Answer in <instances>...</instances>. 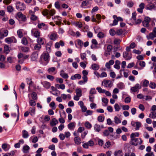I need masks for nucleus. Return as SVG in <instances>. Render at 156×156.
<instances>
[{"label":"nucleus","mask_w":156,"mask_h":156,"mask_svg":"<svg viewBox=\"0 0 156 156\" xmlns=\"http://www.w3.org/2000/svg\"><path fill=\"white\" fill-rule=\"evenodd\" d=\"M74 141L75 144L79 145L81 143V139L80 137H75L74 139Z\"/></svg>","instance_id":"a211bd4d"},{"label":"nucleus","mask_w":156,"mask_h":156,"mask_svg":"<svg viewBox=\"0 0 156 156\" xmlns=\"http://www.w3.org/2000/svg\"><path fill=\"white\" fill-rule=\"evenodd\" d=\"M38 53L37 52H34L31 55V60L32 61L36 60L38 58Z\"/></svg>","instance_id":"4468645a"},{"label":"nucleus","mask_w":156,"mask_h":156,"mask_svg":"<svg viewBox=\"0 0 156 156\" xmlns=\"http://www.w3.org/2000/svg\"><path fill=\"white\" fill-rule=\"evenodd\" d=\"M55 13V11L54 9L49 10V14L51 16H53Z\"/></svg>","instance_id":"0e129e2a"},{"label":"nucleus","mask_w":156,"mask_h":156,"mask_svg":"<svg viewBox=\"0 0 156 156\" xmlns=\"http://www.w3.org/2000/svg\"><path fill=\"white\" fill-rule=\"evenodd\" d=\"M139 65L141 67V68H139V69H142L145 66V63L144 61H140L139 62Z\"/></svg>","instance_id":"37998d69"},{"label":"nucleus","mask_w":156,"mask_h":156,"mask_svg":"<svg viewBox=\"0 0 156 156\" xmlns=\"http://www.w3.org/2000/svg\"><path fill=\"white\" fill-rule=\"evenodd\" d=\"M21 43L25 45H27L28 44V41L26 38L23 37L21 40Z\"/></svg>","instance_id":"72a5a7b5"},{"label":"nucleus","mask_w":156,"mask_h":156,"mask_svg":"<svg viewBox=\"0 0 156 156\" xmlns=\"http://www.w3.org/2000/svg\"><path fill=\"white\" fill-rule=\"evenodd\" d=\"M1 30L2 31L4 32L3 34H4V36H5V37H6L8 35V30H5L4 28H2L1 29Z\"/></svg>","instance_id":"680f3d73"},{"label":"nucleus","mask_w":156,"mask_h":156,"mask_svg":"<svg viewBox=\"0 0 156 156\" xmlns=\"http://www.w3.org/2000/svg\"><path fill=\"white\" fill-rule=\"evenodd\" d=\"M55 69V68L54 67L49 68L48 69V71L49 73L54 72Z\"/></svg>","instance_id":"8fccbe9b"},{"label":"nucleus","mask_w":156,"mask_h":156,"mask_svg":"<svg viewBox=\"0 0 156 156\" xmlns=\"http://www.w3.org/2000/svg\"><path fill=\"white\" fill-rule=\"evenodd\" d=\"M114 108L115 109V111L116 112L119 111L120 109L119 106L118 104H115V105Z\"/></svg>","instance_id":"864d4df0"},{"label":"nucleus","mask_w":156,"mask_h":156,"mask_svg":"<svg viewBox=\"0 0 156 156\" xmlns=\"http://www.w3.org/2000/svg\"><path fill=\"white\" fill-rule=\"evenodd\" d=\"M58 122V120L55 118H53L52 121L50 122V124L51 126H53L56 125Z\"/></svg>","instance_id":"5701e85b"},{"label":"nucleus","mask_w":156,"mask_h":156,"mask_svg":"<svg viewBox=\"0 0 156 156\" xmlns=\"http://www.w3.org/2000/svg\"><path fill=\"white\" fill-rule=\"evenodd\" d=\"M41 45L39 44H35L34 47V50L36 51L39 50L41 48Z\"/></svg>","instance_id":"473e14b6"},{"label":"nucleus","mask_w":156,"mask_h":156,"mask_svg":"<svg viewBox=\"0 0 156 156\" xmlns=\"http://www.w3.org/2000/svg\"><path fill=\"white\" fill-rule=\"evenodd\" d=\"M136 12H133L132 14V19L135 21L136 24H140L142 22V20L140 19H139L137 20H136Z\"/></svg>","instance_id":"423d86ee"},{"label":"nucleus","mask_w":156,"mask_h":156,"mask_svg":"<svg viewBox=\"0 0 156 156\" xmlns=\"http://www.w3.org/2000/svg\"><path fill=\"white\" fill-rule=\"evenodd\" d=\"M77 42L78 44L79 45L80 47H82L83 45V42L81 40L78 39L77 40Z\"/></svg>","instance_id":"6e6d98bb"},{"label":"nucleus","mask_w":156,"mask_h":156,"mask_svg":"<svg viewBox=\"0 0 156 156\" xmlns=\"http://www.w3.org/2000/svg\"><path fill=\"white\" fill-rule=\"evenodd\" d=\"M123 33L122 30L121 29L118 30L116 32V34L118 35H120L122 34Z\"/></svg>","instance_id":"052dcab7"},{"label":"nucleus","mask_w":156,"mask_h":156,"mask_svg":"<svg viewBox=\"0 0 156 156\" xmlns=\"http://www.w3.org/2000/svg\"><path fill=\"white\" fill-rule=\"evenodd\" d=\"M143 142V140L140 138L131 139L130 144L136 146L138 145H140Z\"/></svg>","instance_id":"f257e3e1"},{"label":"nucleus","mask_w":156,"mask_h":156,"mask_svg":"<svg viewBox=\"0 0 156 156\" xmlns=\"http://www.w3.org/2000/svg\"><path fill=\"white\" fill-rule=\"evenodd\" d=\"M30 149V147L28 145H26L23 147L22 151L24 153H29Z\"/></svg>","instance_id":"ddd939ff"},{"label":"nucleus","mask_w":156,"mask_h":156,"mask_svg":"<svg viewBox=\"0 0 156 156\" xmlns=\"http://www.w3.org/2000/svg\"><path fill=\"white\" fill-rule=\"evenodd\" d=\"M60 76L65 79H67L68 78L69 76L67 73L64 72V71L63 70L60 71Z\"/></svg>","instance_id":"9d476101"},{"label":"nucleus","mask_w":156,"mask_h":156,"mask_svg":"<svg viewBox=\"0 0 156 156\" xmlns=\"http://www.w3.org/2000/svg\"><path fill=\"white\" fill-rule=\"evenodd\" d=\"M98 121L100 122H102L104 121L105 118L101 116H99L97 118Z\"/></svg>","instance_id":"49530a36"},{"label":"nucleus","mask_w":156,"mask_h":156,"mask_svg":"<svg viewBox=\"0 0 156 156\" xmlns=\"http://www.w3.org/2000/svg\"><path fill=\"white\" fill-rule=\"evenodd\" d=\"M30 105L32 106H34L36 105L35 101L33 100H30L29 101Z\"/></svg>","instance_id":"bf43d9fd"},{"label":"nucleus","mask_w":156,"mask_h":156,"mask_svg":"<svg viewBox=\"0 0 156 156\" xmlns=\"http://www.w3.org/2000/svg\"><path fill=\"white\" fill-rule=\"evenodd\" d=\"M96 90L94 88H92L90 91V94H95L96 93Z\"/></svg>","instance_id":"338daca9"},{"label":"nucleus","mask_w":156,"mask_h":156,"mask_svg":"<svg viewBox=\"0 0 156 156\" xmlns=\"http://www.w3.org/2000/svg\"><path fill=\"white\" fill-rule=\"evenodd\" d=\"M121 41L120 39H115L114 41V43L115 44H119Z\"/></svg>","instance_id":"09e8293b"},{"label":"nucleus","mask_w":156,"mask_h":156,"mask_svg":"<svg viewBox=\"0 0 156 156\" xmlns=\"http://www.w3.org/2000/svg\"><path fill=\"white\" fill-rule=\"evenodd\" d=\"M41 83L44 87L47 89L49 88L51 86V83L46 81H44L42 82Z\"/></svg>","instance_id":"f3484780"},{"label":"nucleus","mask_w":156,"mask_h":156,"mask_svg":"<svg viewBox=\"0 0 156 156\" xmlns=\"http://www.w3.org/2000/svg\"><path fill=\"white\" fill-rule=\"evenodd\" d=\"M136 124L135 126L136 127V130H138L139 128L141 127V123L139 122H135Z\"/></svg>","instance_id":"7c9ffc66"},{"label":"nucleus","mask_w":156,"mask_h":156,"mask_svg":"<svg viewBox=\"0 0 156 156\" xmlns=\"http://www.w3.org/2000/svg\"><path fill=\"white\" fill-rule=\"evenodd\" d=\"M154 37H156L155 35L153 33H151L149 34L148 39H151L152 40Z\"/></svg>","instance_id":"a18cd8bd"},{"label":"nucleus","mask_w":156,"mask_h":156,"mask_svg":"<svg viewBox=\"0 0 156 156\" xmlns=\"http://www.w3.org/2000/svg\"><path fill=\"white\" fill-rule=\"evenodd\" d=\"M21 50L25 52H28L29 51V48L27 47H22L21 48Z\"/></svg>","instance_id":"3c124183"},{"label":"nucleus","mask_w":156,"mask_h":156,"mask_svg":"<svg viewBox=\"0 0 156 156\" xmlns=\"http://www.w3.org/2000/svg\"><path fill=\"white\" fill-rule=\"evenodd\" d=\"M37 41L38 44L40 45H43L44 44V41L42 38L39 37L37 38Z\"/></svg>","instance_id":"a878e982"},{"label":"nucleus","mask_w":156,"mask_h":156,"mask_svg":"<svg viewBox=\"0 0 156 156\" xmlns=\"http://www.w3.org/2000/svg\"><path fill=\"white\" fill-rule=\"evenodd\" d=\"M146 9L148 10H154L155 11L156 10V5H154V4H152L151 5H147Z\"/></svg>","instance_id":"9b49d317"},{"label":"nucleus","mask_w":156,"mask_h":156,"mask_svg":"<svg viewBox=\"0 0 156 156\" xmlns=\"http://www.w3.org/2000/svg\"><path fill=\"white\" fill-rule=\"evenodd\" d=\"M17 34L18 37L20 38L22 37L23 36L22 32L21 30H18L17 31Z\"/></svg>","instance_id":"4d7b16f0"},{"label":"nucleus","mask_w":156,"mask_h":156,"mask_svg":"<svg viewBox=\"0 0 156 156\" xmlns=\"http://www.w3.org/2000/svg\"><path fill=\"white\" fill-rule=\"evenodd\" d=\"M40 29H41L43 27H44V29L47 30L48 29V27L46 24L43 23H38L37 26Z\"/></svg>","instance_id":"2eb2a0df"},{"label":"nucleus","mask_w":156,"mask_h":156,"mask_svg":"<svg viewBox=\"0 0 156 156\" xmlns=\"http://www.w3.org/2000/svg\"><path fill=\"white\" fill-rule=\"evenodd\" d=\"M7 9L9 12H11L13 11L14 8L11 5H9L7 7Z\"/></svg>","instance_id":"c03bdc74"},{"label":"nucleus","mask_w":156,"mask_h":156,"mask_svg":"<svg viewBox=\"0 0 156 156\" xmlns=\"http://www.w3.org/2000/svg\"><path fill=\"white\" fill-rule=\"evenodd\" d=\"M149 117L152 119H154L156 117V113L154 111H153L150 113Z\"/></svg>","instance_id":"2f4dec72"},{"label":"nucleus","mask_w":156,"mask_h":156,"mask_svg":"<svg viewBox=\"0 0 156 156\" xmlns=\"http://www.w3.org/2000/svg\"><path fill=\"white\" fill-rule=\"evenodd\" d=\"M117 87L121 89H123L124 87V86L123 83L120 82L117 85Z\"/></svg>","instance_id":"4c0bfd02"},{"label":"nucleus","mask_w":156,"mask_h":156,"mask_svg":"<svg viewBox=\"0 0 156 156\" xmlns=\"http://www.w3.org/2000/svg\"><path fill=\"white\" fill-rule=\"evenodd\" d=\"M50 39L53 41H55L57 38V35L56 34L53 33L50 36Z\"/></svg>","instance_id":"412c9836"},{"label":"nucleus","mask_w":156,"mask_h":156,"mask_svg":"<svg viewBox=\"0 0 156 156\" xmlns=\"http://www.w3.org/2000/svg\"><path fill=\"white\" fill-rule=\"evenodd\" d=\"M85 125L86 127L88 129H90L92 127L91 124L88 122L85 123Z\"/></svg>","instance_id":"603ef678"},{"label":"nucleus","mask_w":156,"mask_h":156,"mask_svg":"<svg viewBox=\"0 0 156 156\" xmlns=\"http://www.w3.org/2000/svg\"><path fill=\"white\" fill-rule=\"evenodd\" d=\"M17 15L19 18L21 19L23 21L25 22L26 21L27 18L26 16L23 15L21 12H18L17 13Z\"/></svg>","instance_id":"1a4fd4ad"},{"label":"nucleus","mask_w":156,"mask_h":156,"mask_svg":"<svg viewBox=\"0 0 156 156\" xmlns=\"http://www.w3.org/2000/svg\"><path fill=\"white\" fill-rule=\"evenodd\" d=\"M55 7L58 9H59L60 8V5L58 2H56L55 4Z\"/></svg>","instance_id":"5fc2aeb1"},{"label":"nucleus","mask_w":156,"mask_h":156,"mask_svg":"<svg viewBox=\"0 0 156 156\" xmlns=\"http://www.w3.org/2000/svg\"><path fill=\"white\" fill-rule=\"evenodd\" d=\"M80 55L81 59L83 60L84 61L87 60V58H86L87 55L86 53H81Z\"/></svg>","instance_id":"f704fd0d"},{"label":"nucleus","mask_w":156,"mask_h":156,"mask_svg":"<svg viewBox=\"0 0 156 156\" xmlns=\"http://www.w3.org/2000/svg\"><path fill=\"white\" fill-rule=\"evenodd\" d=\"M75 25L80 28L82 27V24L81 23L79 22H77L75 23Z\"/></svg>","instance_id":"13d9d810"},{"label":"nucleus","mask_w":156,"mask_h":156,"mask_svg":"<svg viewBox=\"0 0 156 156\" xmlns=\"http://www.w3.org/2000/svg\"><path fill=\"white\" fill-rule=\"evenodd\" d=\"M120 62L119 60H116L115 62V64L114 65V67L117 69H120V67L119 65L120 64Z\"/></svg>","instance_id":"393cba45"},{"label":"nucleus","mask_w":156,"mask_h":156,"mask_svg":"<svg viewBox=\"0 0 156 156\" xmlns=\"http://www.w3.org/2000/svg\"><path fill=\"white\" fill-rule=\"evenodd\" d=\"M89 146L92 147L94 145V143L92 140H90L87 142Z\"/></svg>","instance_id":"69168bd1"},{"label":"nucleus","mask_w":156,"mask_h":156,"mask_svg":"<svg viewBox=\"0 0 156 156\" xmlns=\"http://www.w3.org/2000/svg\"><path fill=\"white\" fill-rule=\"evenodd\" d=\"M114 122L116 124H119L121 123V120L116 116L114 117Z\"/></svg>","instance_id":"ea45409f"},{"label":"nucleus","mask_w":156,"mask_h":156,"mask_svg":"<svg viewBox=\"0 0 156 156\" xmlns=\"http://www.w3.org/2000/svg\"><path fill=\"white\" fill-rule=\"evenodd\" d=\"M16 8L19 11H23L26 8L25 6L23 3L20 2H17L16 3Z\"/></svg>","instance_id":"f03ea898"},{"label":"nucleus","mask_w":156,"mask_h":156,"mask_svg":"<svg viewBox=\"0 0 156 156\" xmlns=\"http://www.w3.org/2000/svg\"><path fill=\"white\" fill-rule=\"evenodd\" d=\"M22 136L24 138H27L29 136L28 132L25 130L22 131Z\"/></svg>","instance_id":"4be33fe9"},{"label":"nucleus","mask_w":156,"mask_h":156,"mask_svg":"<svg viewBox=\"0 0 156 156\" xmlns=\"http://www.w3.org/2000/svg\"><path fill=\"white\" fill-rule=\"evenodd\" d=\"M81 76L80 74H76L73 76H72L71 77V79L72 80H75L77 78L78 79H80L81 78Z\"/></svg>","instance_id":"6ab92c4d"},{"label":"nucleus","mask_w":156,"mask_h":156,"mask_svg":"<svg viewBox=\"0 0 156 156\" xmlns=\"http://www.w3.org/2000/svg\"><path fill=\"white\" fill-rule=\"evenodd\" d=\"M149 87L152 89H154L156 87V84L155 83L151 82L149 84Z\"/></svg>","instance_id":"79ce46f5"},{"label":"nucleus","mask_w":156,"mask_h":156,"mask_svg":"<svg viewBox=\"0 0 156 156\" xmlns=\"http://www.w3.org/2000/svg\"><path fill=\"white\" fill-rule=\"evenodd\" d=\"M91 67L94 70H97L99 68V66L97 64L94 63L92 64Z\"/></svg>","instance_id":"bb28decb"},{"label":"nucleus","mask_w":156,"mask_h":156,"mask_svg":"<svg viewBox=\"0 0 156 156\" xmlns=\"http://www.w3.org/2000/svg\"><path fill=\"white\" fill-rule=\"evenodd\" d=\"M102 84L106 87H111L113 85V83L110 80H104L102 82Z\"/></svg>","instance_id":"7ed1b4c3"},{"label":"nucleus","mask_w":156,"mask_h":156,"mask_svg":"<svg viewBox=\"0 0 156 156\" xmlns=\"http://www.w3.org/2000/svg\"><path fill=\"white\" fill-rule=\"evenodd\" d=\"M89 4V2L88 1H83L81 4V7H83V6H86Z\"/></svg>","instance_id":"de8ad7c7"},{"label":"nucleus","mask_w":156,"mask_h":156,"mask_svg":"<svg viewBox=\"0 0 156 156\" xmlns=\"http://www.w3.org/2000/svg\"><path fill=\"white\" fill-rule=\"evenodd\" d=\"M32 98L34 100H37V95L35 92H33L31 94Z\"/></svg>","instance_id":"a19ab883"},{"label":"nucleus","mask_w":156,"mask_h":156,"mask_svg":"<svg viewBox=\"0 0 156 156\" xmlns=\"http://www.w3.org/2000/svg\"><path fill=\"white\" fill-rule=\"evenodd\" d=\"M149 84V82L148 80H144L143 82L142 86L144 87H147Z\"/></svg>","instance_id":"c85d7f7f"},{"label":"nucleus","mask_w":156,"mask_h":156,"mask_svg":"<svg viewBox=\"0 0 156 156\" xmlns=\"http://www.w3.org/2000/svg\"><path fill=\"white\" fill-rule=\"evenodd\" d=\"M141 87L140 86L139 84L136 83L134 86L132 87L131 88V90L133 92H136L139 90V89L141 88Z\"/></svg>","instance_id":"6e6552de"},{"label":"nucleus","mask_w":156,"mask_h":156,"mask_svg":"<svg viewBox=\"0 0 156 156\" xmlns=\"http://www.w3.org/2000/svg\"><path fill=\"white\" fill-rule=\"evenodd\" d=\"M5 41L8 44H11L13 42L14 43L16 42V40L13 37L6 38L5 39Z\"/></svg>","instance_id":"20e7f679"},{"label":"nucleus","mask_w":156,"mask_h":156,"mask_svg":"<svg viewBox=\"0 0 156 156\" xmlns=\"http://www.w3.org/2000/svg\"><path fill=\"white\" fill-rule=\"evenodd\" d=\"M31 33L36 37H39L40 36V32L36 28H34L31 30Z\"/></svg>","instance_id":"0eeeda50"},{"label":"nucleus","mask_w":156,"mask_h":156,"mask_svg":"<svg viewBox=\"0 0 156 156\" xmlns=\"http://www.w3.org/2000/svg\"><path fill=\"white\" fill-rule=\"evenodd\" d=\"M139 134L138 133H133L131 134L130 135L131 139L134 138V137L135 136L138 137L139 136Z\"/></svg>","instance_id":"58836bf2"},{"label":"nucleus","mask_w":156,"mask_h":156,"mask_svg":"<svg viewBox=\"0 0 156 156\" xmlns=\"http://www.w3.org/2000/svg\"><path fill=\"white\" fill-rule=\"evenodd\" d=\"M94 129L95 131L99 132L101 130V126L97 124H95L94 125Z\"/></svg>","instance_id":"b1692460"},{"label":"nucleus","mask_w":156,"mask_h":156,"mask_svg":"<svg viewBox=\"0 0 156 156\" xmlns=\"http://www.w3.org/2000/svg\"><path fill=\"white\" fill-rule=\"evenodd\" d=\"M47 78L48 79L50 80H51V81L53 80L55 78L54 76H52L49 75H48L47 76Z\"/></svg>","instance_id":"774afa93"},{"label":"nucleus","mask_w":156,"mask_h":156,"mask_svg":"<svg viewBox=\"0 0 156 156\" xmlns=\"http://www.w3.org/2000/svg\"><path fill=\"white\" fill-rule=\"evenodd\" d=\"M38 17L34 14L30 16V19L31 20L35 21L38 20Z\"/></svg>","instance_id":"c9c22d12"},{"label":"nucleus","mask_w":156,"mask_h":156,"mask_svg":"<svg viewBox=\"0 0 156 156\" xmlns=\"http://www.w3.org/2000/svg\"><path fill=\"white\" fill-rule=\"evenodd\" d=\"M49 55L48 53L44 52L41 56V58L48 62L49 59Z\"/></svg>","instance_id":"39448f33"},{"label":"nucleus","mask_w":156,"mask_h":156,"mask_svg":"<svg viewBox=\"0 0 156 156\" xmlns=\"http://www.w3.org/2000/svg\"><path fill=\"white\" fill-rule=\"evenodd\" d=\"M131 98L129 97H126L125 99V102L126 103H128L131 101Z\"/></svg>","instance_id":"e2e57ef3"},{"label":"nucleus","mask_w":156,"mask_h":156,"mask_svg":"<svg viewBox=\"0 0 156 156\" xmlns=\"http://www.w3.org/2000/svg\"><path fill=\"white\" fill-rule=\"evenodd\" d=\"M129 53L127 52H124L123 53V57L125 58V59L127 60H129L132 58L131 55H129Z\"/></svg>","instance_id":"dca6fc26"},{"label":"nucleus","mask_w":156,"mask_h":156,"mask_svg":"<svg viewBox=\"0 0 156 156\" xmlns=\"http://www.w3.org/2000/svg\"><path fill=\"white\" fill-rule=\"evenodd\" d=\"M4 51L6 54H8L9 52L10 51L9 47L8 45H5V46L4 48Z\"/></svg>","instance_id":"e433bc0d"},{"label":"nucleus","mask_w":156,"mask_h":156,"mask_svg":"<svg viewBox=\"0 0 156 156\" xmlns=\"http://www.w3.org/2000/svg\"><path fill=\"white\" fill-rule=\"evenodd\" d=\"M29 112L30 113V115L32 116L34 115L35 113V108H30L29 109Z\"/></svg>","instance_id":"c756f323"},{"label":"nucleus","mask_w":156,"mask_h":156,"mask_svg":"<svg viewBox=\"0 0 156 156\" xmlns=\"http://www.w3.org/2000/svg\"><path fill=\"white\" fill-rule=\"evenodd\" d=\"M52 45V43L51 42H49V43H48L46 45V50L48 53H49L51 52V45Z\"/></svg>","instance_id":"aec40b11"},{"label":"nucleus","mask_w":156,"mask_h":156,"mask_svg":"<svg viewBox=\"0 0 156 156\" xmlns=\"http://www.w3.org/2000/svg\"><path fill=\"white\" fill-rule=\"evenodd\" d=\"M114 155L115 156H122L123 153L121 150H119L115 152Z\"/></svg>","instance_id":"cd10ccee"},{"label":"nucleus","mask_w":156,"mask_h":156,"mask_svg":"<svg viewBox=\"0 0 156 156\" xmlns=\"http://www.w3.org/2000/svg\"><path fill=\"white\" fill-rule=\"evenodd\" d=\"M76 123L75 122H71L68 125V128L71 130H73L75 127Z\"/></svg>","instance_id":"f8f14e48"}]
</instances>
